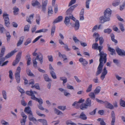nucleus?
Returning a JSON list of instances; mask_svg holds the SVG:
<instances>
[{"mask_svg": "<svg viewBox=\"0 0 125 125\" xmlns=\"http://www.w3.org/2000/svg\"><path fill=\"white\" fill-rule=\"evenodd\" d=\"M29 114V119L31 121H36V119L33 117L32 113Z\"/></svg>", "mask_w": 125, "mask_h": 125, "instance_id": "nucleus-28", "label": "nucleus"}, {"mask_svg": "<svg viewBox=\"0 0 125 125\" xmlns=\"http://www.w3.org/2000/svg\"><path fill=\"white\" fill-rule=\"evenodd\" d=\"M112 30L109 28L105 29L104 30V33L110 34L112 32Z\"/></svg>", "mask_w": 125, "mask_h": 125, "instance_id": "nucleus-36", "label": "nucleus"}, {"mask_svg": "<svg viewBox=\"0 0 125 125\" xmlns=\"http://www.w3.org/2000/svg\"><path fill=\"white\" fill-rule=\"evenodd\" d=\"M21 52H20L18 54L16 55V59L20 61L21 57Z\"/></svg>", "mask_w": 125, "mask_h": 125, "instance_id": "nucleus-43", "label": "nucleus"}, {"mask_svg": "<svg viewBox=\"0 0 125 125\" xmlns=\"http://www.w3.org/2000/svg\"><path fill=\"white\" fill-rule=\"evenodd\" d=\"M4 54V53L1 52L0 53V66L1 64V63L3 62L5 60V58L4 57H2Z\"/></svg>", "mask_w": 125, "mask_h": 125, "instance_id": "nucleus-16", "label": "nucleus"}, {"mask_svg": "<svg viewBox=\"0 0 125 125\" xmlns=\"http://www.w3.org/2000/svg\"><path fill=\"white\" fill-rule=\"evenodd\" d=\"M17 89L21 93H24V90L23 89L19 87L18 86L17 87Z\"/></svg>", "mask_w": 125, "mask_h": 125, "instance_id": "nucleus-63", "label": "nucleus"}, {"mask_svg": "<svg viewBox=\"0 0 125 125\" xmlns=\"http://www.w3.org/2000/svg\"><path fill=\"white\" fill-rule=\"evenodd\" d=\"M43 77L44 80L46 82H49L51 81V80L49 78L48 75L46 74H44L43 75Z\"/></svg>", "mask_w": 125, "mask_h": 125, "instance_id": "nucleus-27", "label": "nucleus"}, {"mask_svg": "<svg viewBox=\"0 0 125 125\" xmlns=\"http://www.w3.org/2000/svg\"><path fill=\"white\" fill-rule=\"evenodd\" d=\"M31 42V39L30 38H28L25 43L24 44L25 45H27L30 43Z\"/></svg>", "mask_w": 125, "mask_h": 125, "instance_id": "nucleus-57", "label": "nucleus"}, {"mask_svg": "<svg viewBox=\"0 0 125 125\" xmlns=\"http://www.w3.org/2000/svg\"><path fill=\"white\" fill-rule=\"evenodd\" d=\"M36 22L38 25H39L40 21H41V17L39 14L37 15L36 17Z\"/></svg>", "mask_w": 125, "mask_h": 125, "instance_id": "nucleus-22", "label": "nucleus"}, {"mask_svg": "<svg viewBox=\"0 0 125 125\" xmlns=\"http://www.w3.org/2000/svg\"><path fill=\"white\" fill-rule=\"evenodd\" d=\"M80 26L79 22L78 20H77L76 21L75 25V30H78Z\"/></svg>", "mask_w": 125, "mask_h": 125, "instance_id": "nucleus-21", "label": "nucleus"}, {"mask_svg": "<svg viewBox=\"0 0 125 125\" xmlns=\"http://www.w3.org/2000/svg\"><path fill=\"white\" fill-rule=\"evenodd\" d=\"M38 121L42 123L43 125H48L47 124V121L45 120L39 119L38 120Z\"/></svg>", "mask_w": 125, "mask_h": 125, "instance_id": "nucleus-35", "label": "nucleus"}, {"mask_svg": "<svg viewBox=\"0 0 125 125\" xmlns=\"http://www.w3.org/2000/svg\"><path fill=\"white\" fill-rule=\"evenodd\" d=\"M125 6V1L123 3L122 5L120 6V9L121 10H122L124 8Z\"/></svg>", "mask_w": 125, "mask_h": 125, "instance_id": "nucleus-60", "label": "nucleus"}, {"mask_svg": "<svg viewBox=\"0 0 125 125\" xmlns=\"http://www.w3.org/2000/svg\"><path fill=\"white\" fill-rule=\"evenodd\" d=\"M120 104L121 106L123 107H125V102L122 99L120 100Z\"/></svg>", "mask_w": 125, "mask_h": 125, "instance_id": "nucleus-47", "label": "nucleus"}, {"mask_svg": "<svg viewBox=\"0 0 125 125\" xmlns=\"http://www.w3.org/2000/svg\"><path fill=\"white\" fill-rule=\"evenodd\" d=\"M58 108L59 109L64 111L65 109L66 106H58Z\"/></svg>", "mask_w": 125, "mask_h": 125, "instance_id": "nucleus-61", "label": "nucleus"}, {"mask_svg": "<svg viewBox=\"0 0 125 125\" xmlns=\"http://www.w3.org/2000/svg\"><path fill=\"white\" fill-rule=\"evenodd\" d=\"M15 78L17 83H20V75H15Z\"/></svg>", "mask_w": 125, "mask_h": 125, "instance_id": "nucleus-51", "label": "nucleus"}, {"mask_svg": "<svg viewBox=\"0 0 125 125\" xmlns=\"http://www.w3.org/2000/svg\"><path fill=\"white\" fill-rule=\"evenodd\" d=\"M99 35L98 33L96 32H95L94 33L93 36L94 38L98 37L99 36Z\"/></svg>", "mask_w": 125, "mask_h": 125, "instance_id": "nucleus-64", "label": "nucleus"}, {"mask_svg": "<svg viewBox=\"0 0 125 125\" xmlns=\"http://www.w3.org/2000/svg\"><path fill=\"white\" fill-rule=\"evenodd\" d=\"M31 3L32 6H33L40 4V3L37 0L35 1L34 2L32 1Z\"/></svg>", "mask_w": 125, "mask_h": 125, "instance_id": "nucleus-48", "label": "nucleus"}, {"mask_svg": "<svg viewBox=\"0 0 125 125\" xmlns=\"http://www.w3.org/2000/svg\"><path fill=\"white\" fill-rule=\"evenodd\" d=\"M31 87L32 88L34 87L36 89L38 90L40 89L39 86V84H35L34 85L32 86Z\"/></svg>", "mask_w": 125, "mask_h": 125, "instance_id": "nucleus-62", "label": "nucleus"}, {"mask_svg": "<svg viewBox=\"0 0 125 125\" xmlns=\"http://www.w3.org/2000/svg\"><path fill=\"white\" fill-rule=\"evenodd\" d=\"M26 94L28 95L31 96V98L34 100H35L38 102L39 104V105L42 104H43V100L41 98L38 99L35 96L34 94H37V93L35 91H32V90H30V91H27L26 92Z\"/></svg>", "mask_w": 125, "mask_h": 125, "instance_id": "nucleus-2", "label": "nucleus"}, {"mask_svg": "<svg viewBox=\"0 0 125 125\" xmlns=\"http://www.w3.org/2000/svg\"><path fill=\"white\" fill-rule=\"evenodd\" d=\"M36 113L37 115L40 116H43L44 117H45V116L43 114H42L38 110H36Z\"/></svg>", "mask_w": 125, "mask_h": 125, "instance_id": "nucleus-50", "label": "nucleus"}, {"mask_svg": "<svg viewBox=\"0 0 125 125\" xmlns=\"http://www.w3.org/2000/svg\"><path fill=\"white\" fill-rule=\"evenodd\" d=\"M24 39V37L23 36L21 37L20 38V39L19 40L17 44V46H20L22 44L23 41Z\"/></svg>", "mask_w": 125, "mask_h": 125, "instance_id": "nucleus-19", "label": "nucleus"}, {"mask_svg": "<svg viewBox=\"0 0 125 125\" xmlns=\"http://www.w3.org/2000/svg\"><path fill=\"white\" fill-rule=\"evenodd\" d=\"M120 3V0H116L113 2L112 3V5L114 6H116L118 5Z\"/></svg>", "mask_w": 125, "mask_h": 125, "instance_id": "nucleus-33", "label": "nucleus"}, {"mask_svg": "<svg viewBox=\"0 0 125 125\" xmlns=\"http://www.w3.org/2000/svg\"><path fill=\"white\" fill-rule=\"evenodd\" d=\"M111 117L112 119L111 123V125H115V115L114 112L112 111L111 112Z\"/></svg>", "mask_w": 125, "mask_h": 125, "instance_id": "nucleus-8", "label": "nucleus"}, {"mask_svg": "<svg viewBox=\"0 0 125 125\" xmlns=\"http://www.w3.org/2000/svg\"><path fill=\"white\" fill-rule=\"evenodd\" d=\"M92 84L89 85L86 90V92L88 93L91 92L92 90Z\"/></svg>", "mask_w": 125, "mask_h": 125, "instance_id": "nucleus-40", "label": "nucleus"}, {"mask_svg": "<svg viewBox=\"0 0 125 125\" xmlns=\"http://www.w3.org/2000/svg\"><path fill=\"white\" fill-rule=\"evenodd\" d=\"M99 41L100 45H102L104 42V40L103 37H100L99 39Z\"/></svg>", "mask_w": 125, "mask_h": 125, "instance_id": "nucleus-52", "label": "nucleus"}, {"mask_svg": "<svg viewBox=\"0 0 125 125\" xmlns=\"http://www.w3.org/2000/svg\"><path fill=\"white\" fill-rule=\"evenodd\" d=\"M21 68L20 66L17 67L15 73V75H20Z\"/></svg>", "mask_w": 125, "mask_h": 125, "instance_id": "nucleus-18", "label": "nucleus"}, {"mask_svg": "<svg viewBox=\"0 0 125 125\" xmlns=\"http://www.w3.org/2000/svg\"><path fill=\"white\" fill-rule=\"evenodd\" d=\"M50 73L53 78L54 79H56V76L54 71H50Z\"/></svg>", "mask_w": 125, "mask_h": 125, "instance_id": "nucleus-38", "label": "nucleus"}, {"mask_svg": "<svg viewBox=\"0 0 125 125\" xmlns=\"http://www.w3.org/2000/svg\"><path fill=\"white\" fill-rule=\"evenodd\" d=\"M55 113L58 115H61L63 114L58 109L54 108Z\"/></svg>", "mask_w": 125, "mask_h": 125, "instance_id": "nucleus-39", "label": "nucleus"}, {"mask_svg": "<svg viewBox=\"0 0 125 125\" xmlns=\"http://www.w3.org/2000/svg\"><path fill=\"white\" fill-rule=\"evenodd\" d=\"M72 105L75 108H78L80 107V104L78 102L75 101L72 104Z\"/></svg>", "mask_w": 125, "mask_h": 125, "instance_id": "nucleus-26", "label": "nucleus"}, {"mask_svg": "<svg viewBox=\"0 0 125 125\" xmlns=\"http://www.w3.org/2000/svg\"><path fill=\"white\" fill-rule=\"evenodd\" d=\"M106 67H104L103 70V71L101 74L100 78L101 80H103L105 77V76L107 73V71L106 69Z\"/></svg>", "mask_w": 125, "mask_h": 125, "instance_id": "nucleus-6", "label": "nucleus"}, {"mask_svg": "<svg viewBox=\"0 0 125 125\" xmlns=\"http://www.w3.org/2000/svg\"><path fill=\"white\" fill-rule=\"evenodd\" d=\"M24 112L29 114L32 113L30 108L29 107H27L25 108Z\"/></svg>", "mask_w": 125, "mask_h": 125, "instance_id": "nucleus-17", "label": "nucleus"}, {"mask_svg": "<svg viewBox=\"0 0 125 125\" xmlns=\"http://www.w3.org/2000/svg\"><path fill=\"white\" fill-rule=\"evenodd\" d=\"M2 94L3 98L6 100L7 99V94L6 91L5 90H3L2 91Z\"/></svg>", "mask_w": 125, "mask_h": 125, "instance_id": "nucleus-42", "label": "nucleus"}, {"mask_svg": "<svg viewBox=\"0 0 125 125\" xmlns=\"http://www.w3.org/2000/svg\"><path fill=\"white\" fill-rule=\"evenodd\" d=\"M79 61L82 64L83 66H85L88 64V62L85 59L82 58H80Z\"/></svg>", "mask_w": 125, "mask_h": 125, "instance_id": "nucleus-12", "label": "nucleus"}, {"mask_svg": "<svg viewBox=\"0 0 125 125\" xmlns=\"http://www.w3.org/2000/svg\"><path fill=\"white\" fill-rule=\"evenodd\" d=\"M110 36L111 37V40L113 42H114L115 43H117V41L115 39V36L114 34H113L112 33L111 34Z\"/></svg>", "mask_w": 125, "mask_h": 125, "instance_id": "nucleus-34", "label": "nucleus"}, {"mask_svg": "<svg viewBox=\"0 0 125 125\" xmlns=\"http://www.w3.org/2000/svg\"><path fill=\"white\" fill-rule=\"evenodd\" d=\"M21 115L22 117L23 118L20 121V122H25L26 121V119L27 117V116L23 112L21 113Z\"/></svg>", "mask_w": 125, "mask_h": 125, "instance_id": "nucleus-14", "label": "nucleus"}, {"mask_svg": "<svg viewBox=\"0 0 125 125\" xmlns=\"http://www.w3.org/2000/svg\"><path fill=\"white\" fill-rule=\"evenodd\" d=\"M99 55L100 56L99 59V63L103 64V62L104 63H105L107 60V54L104 52H101V53H99Z\"/></svg>", "mask_w": 125, "mask_h": 125, "instance_id": "nucleus-4", "label": "nucleus"}, {"mask_svg": "<svg viewBox=\"0 0 125 125\" xmlns=\"http://www.w3.org/2000/svg\"><path fill=\"white\" fill-rule=\"evenodd\" d=\"M88 106L86 105V104L83 103L80 105V107L81 109L82 110H84L86 109L87 107Z\"/></svg>", "mask_w": 125, "mask_h": 125, "instance_id": "nucleus-23", "label": "nucleus"}, {"mask_svg": "<svg viewBox=\"0 0 125 125\" xmlns=\"http://www.w3.org/2000/svg\"><path fill=\"white\" fill-rule=\"evenodd\" d=\"M9 77L10 78L11 80L13 79L12 77L13 73L11 70H10L9 71Z\"/></svg>", "mask_w": 125, "mask_h": 125, "instance_id": "nucleus-46", "label": "nucleus"}, {"mask_svg": "<svg viewBox=\"0 0 125 125\" xmlns=\"http://www.w3.org/2000/svg\"><path fill=\"white\" fill-rule=\"evenodd\" d=\"M5 29L4 28L3 25H0V31L1 33H2L3 32L5 31Z\"/></svg>", "mask_w": 125, "mask_h": 125, "instance_id": "nucleus-45", "label": "nucleus"}, {"mask_svg": "<svg viewBox=\"0 0 125 125\" xmlns=\"http://www.w3.org/2000/svg\"><path fill=\"white\" fill-rule=\"evenodd\" d=\"M100 87L98 86L96 87L94 91V93L95 94H98L100 92Z\"/></svg>", "mask_w": 125, "mask_h": 125, "instance_id": "nucleus-41", "label": "nucleus"}, {"mask_svg": "<svg viewBox=\"0 0 125 125\" xmlns=\"http://www.w3.org/2000/svg\"><path fill=\"white\" fill-rule=\"evenodd\" d=\"M1 124L2 125H9L8 122H6L4 120H2L1 121Z\"/></svg>", "mask_w": 125, "mask_h": 125, "instance_id": "nucleus-56", "label": "nucleus"}, {"mask_svg": "<svg viewBox=\"0 0 125 125\" xmlns=\"http://www.w3.org/2000/svg\"><path fill=\"white\" fill-rule=\"evenodd\" d=\"M79 118L83 120H85L87 119L86 115L83 112H82L81 113Z\"/></svg>", "mask_w": 125, "mask_h": 125, "instance_id": "nucleus-15", "label": "nucleus"}, {"mask_svg": "<svg viewBox=\"0 0 125 125\" xmlns=\"http://www.w3.org/2000/svg\"><path fill=\"white\" fill-rule=\"evenodd\" d=\"M30 26L29 25H27L25 26L24 28V31H29Z\"/></svg>", "mask_w": 125, "mask_h": 125, "instance_id": "nucleus-59", "label": "nucleus"}, {"mask_svg": "<svg viewBox=\"0 0 125 125\" xmlns=\"http://www.w3.org/2000/svg\"><path fill=\"white\" fill-rule=\"evenodd\" d=\"M43 56L41 53H39L36 58L34 57L32 59L33 66L35 67H37V62L36 61L37 59L38 60L41 64H42L43 62Z\"/></svg>", "mask_w": 125, "mask_h": 125, "instance_id": "nucleus-3", "label": "nucleus"}, {"mask_svg": "<svg viewBox=\"0 0 125 125\" xmlns=\"http://www.w3.org/2000/svg\"><path fill=\"white\" fill-rule=\"evenodd\" d=\"M86 104L88 106L90 107L91 106V100L89 98H88L85 101Z\"/></svg>", "mask_w": 125, "mask_h": 125, "instance_id": "nucleus-25", "label": "nucleus"}, {"mask_svg": "<svg viewBox=\"0 0 125 125\" xmlns=\"http://www.w3.org/2000/svg\"><path fill=\"white\" fill-rule=\"evenodd\" d=\"M111 13L112 11L109 8L107 9L104 12V16L99 18L100 22L103 23L105 22L110 21Z\"/></svg>", "mask_w": 125, "mask_h": 125, "instance_id": "nucleus-1", "label": "nucleus"}, {"mask_svg": "<svg viewBox=\"0 0 125 125\" xmlns=\"http://www.w3.org/2000/svg\"><path fill=\"white\" fill-rule=\"evenodd\" d=\"M119 26L120 28L121 31L122 32H124L125 31V29L124 28L123 25L122 23H120L119 24Z\"/></svg>", "mask_w": 125, "mask_h": 125, "instance_id": "nucleus-53", "label": "nucleus"}, {"mask_svg": "<svg viewBox=\"0 0 125 125\" xmlns=\"http://www.w3.org/2000/svg\"><path fill=\"white\" fill-rule=\"evenodd\" d=\"M63 19V17L62 16H59L57 18L54 20L53 22V24L58 23L62 21Z\"/></svg>", "mask_w": 125, "mask_h": 125, "instance_id": "nucleus-11", "label": "nucleus"}, {"mask_svg": "<svg viewBox=\"0 0 125 125\" xmlns=\"http://www.w3.org/2000/svg\"><path fill=\"white\" fill-rule=\"evenodd\" d=\"M26 72L27 74L30 76L34 77V76L29 69H27L26 70Z\"/></svg>", "mask_w": 125, "mask_h": 125, "instance_id": "nucleus-30", "label": "nucleus"}, {"mask_svg": "<svg viewBox=\"0 0 125 125\" xmlns=\"http://www.w3.org/2000/svg\"><path fill=\"white\" fill-rule=\"evenodd\" d=\"M56 27L54 25L52 27L51 31V35L53 36L55 31Z\"/></svg>", "mask_w": 125, "mask_h": 125, "instance_id": "nucleus-49", "label": "nucleus"}, {"mask_svg": "<svg viewBox=\"0 0 125 125\" xmlns=\"http://www.w3.org/2000/svg\"><path fill=\"white\" fill-rule=\"evenodd\" d=\"M17 51H18L16 49H15L14 50L12 51L10 53H8L5 56V58H10Z\"/></svg>", "mask_w": 125, "mask_h": 125, "instance_id": "nucleus-9", "label": "nucleus"}, {"mask_svg": "<svg viewBox=\"0 0 125 125\" xmlns=\"http://www.w3.org/2000/svg\"><path fill=\"white\" fill-rule=\"evenodd\" d=\"M48 31L47 29H42L35 31V33H40L41 32H45Z\"/></svg>", "mask_w": 125, "mask_h": 125, "instance_id": "nucleus-31", "label": "nucleus"}, {"mask_svg": "<svg viewBox=\"0 0 125 125\" xmlns=\"http://www.w3.org/2000/svg\"><path fill=\"white\" fill-rule=\"evenodd\" d=\"M77 6V5H74L73 6L71 7L69 9H68L66 11L67 15H68L70 13L71 14L72 10Z\"/></svg>", "mask_w": 125, "mask_h": 125, "instance_id": "nucleus-10", "label": "nucleus"}, {"mask_svg": "<svg viewBox=\"0 0 125 125\" xmlns=\"http://www.w3.org/2000/svg\"><path fill=\"white\" fill-rule=\"evenodd\" d=\"M103 64L99 63L97 69V71L96 73V76L98 75L101 73L103 67Z\"/></svg>", "mask_w": 125, "mask_h": 125, "instance_id": "nucleus-7", "label": "nucleus"}, {"mask_svg": "<svg viewBox=\"0 0 125 125\" xmlns=\"http://www.w3.org/2000/svg\"><path fill=\"white\" fill-rule=\"evenodd\" d=\"M105 102V106L106 107L111 109L113 108L114 106L112 104L108 102Z\"/></svg>", "mask_w": 125, "mask_h": 125, "instance_id": "nucleus-13", "label": "nucleus"}, {"mask_svg": "<svg viewBox=\"0 0 125 125\" xmlns=\"http://www.w3.org/2000/svg\"><path fill=\"white\" fill-rule=\"evenodd\" d=\"M91 0H86L85 2V6L86 8L88 9L89 8V5Z\"/></svg>", "mask_w": 125, "mask_h": 125, "instance_id": "nucleus-37", "label": "nucleus"}, {"mask_svg": "<svg viewBox=\"0 0 125 125\" xmlns=\"http://www.w3.org/2000/svg\"><path fill=\"white\" fill-rule=\"evenodd\" d=\"M98 44L97 43L93 44L92 45V48L94 49H96L97 48Z\"/></svg>", "mask_w": 125, "mask_h": 125, "instance_id": "nucleus-58", "label": "nucleus"}, {"mask_svg": "<svg viewBox=\"0 0 125 125\" xmlns=\"http://www.w3.org/2000/svg\"><path fill=\"white\" fill-rule=\"evenodd\" d=\"M60 80L63 81V84L65 83L67 81V78L65 77H61L60 78Z\"/></svg>", "mask_w": 125, "mask_h": 125, "instance_id": "nucleus-32", "label": "nucleus"}, {"mask_svg": "<svg viewBox=\"0 0 125 125\" xmlns=\"http://www.w3.org/2000/svg\"><path fill=\"white\" fill-rule=\"evenodd\" d=\"M62 57L63 59V61L64 62H68V59L66 55L64 54H63Z\"/></svg>", "mask_w": 125, "mask_h": 125, "instance_id": "nucleus-55", "label": "nucleus"}, {"mask_svg": "<svg viewBox=\"0 0 125 125\" xmlns=\"http://www.w3.org/2000/svg\"><path fill=\"white\" fill-rule=\"evenodd\" d=\"M13 13L14 15H17L18 14V12L19 11V9L16 7H14L13 8Z\"/></svg>", "mask_w": 125, "mask_h": 125, "instance_id": "nucleus-29", "label": "nucleus"}, {"mask_svg": "<svg viewBox=\"0 0 125 125\" xmlns=\"http://www.w3.org/2000/svg\"><path fill=\"white\" fill-rule=\"evenodd\" d=\"M68 16H66L65 18V20L64 21V23L66 25H68L70 22V19L69 17V15H67Z\"/></svg>", "mask_w": 125, "mask_h": 125, "instance_id": "nucleus-20", "label": "nucleus"}, {"mask_svg": "<svg viewBox=\"0 0 125 125\" xmlns=\"http://www.w3.org/2000/svg\"><path fill=\"white\" fill-rule=\"evenodd\" d=\"M89 95L92 99H94L95 98V95L94 93L91 92L89 94Z\"/></svg>", "mask_w": 125, "mask_h": 125, "instance_id": "nucleus-44", "label": "nucleus"}, {"mask_svg": "<svg viewBox=\"0 0 125 125\" xmlns=\"http://www.w3.org/2000/svg\"><path fill=\"white\" fill-rule=\"evenodd\" d=\"M53 12L52 7L51 6H49L48 7V13L49 14H52Z\"/></svg>", "mask_w": 125, "mask_h": 125, "instance_id": "nucleus-54", "label": "nucleus"}, {"mask_svg": "<svg viewBox=\"0 0 125 125\" xmlns=\"http://www.w3.org/2000/svg\"><path fill=\"white\" fill-rule=\"evenodd\" d=\"M115 49L117 53L119 55L125 56V52L124 50L120 49L118 47H116Z\"/></svg>", "mask_w": 125, "mask_h": 125, "instance_id": "nucleus-5", "label": "nucleus"}, {"mask_svg": "<svg viewBox=\"0 0 125 125\" xmlns=\"http://www.w3.org/2000/svg\"><path fill=\"white\" fill-rule=\"evenodd\" d=\"M108 50L111 52V54L112 55L115 54V49L110 47H108Z\"/></svg>", "mask_w": 125, "mask_h": 125, "instance_id": "nucleus-24", "label": "nucleus"}]
</instances>
